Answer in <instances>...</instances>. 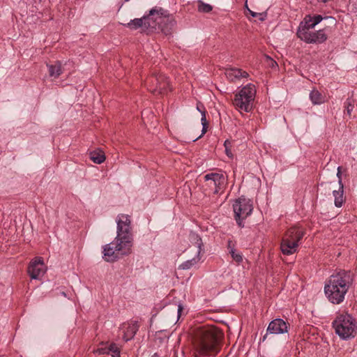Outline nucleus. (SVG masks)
<instances>
[{
	"instance_id": "a878e982",
	"label": "nucleus",
	"mask_w": 357,
	"mask_h": 357,
	"mask_svg": "<svg viewBox=\"0 0 357 357\" xmlns=\"http://www.w3.org/2000/svg\"><path fill=\"white\" fill-rule=\"evenodd\" d=\"M314 43H322L327 39V36L323 30H319L314 32Z\"/></svg>"
},
{
	"instance_id": "6ab92c4d",
	"label": "nucleus",
	"mask_w": 357,
	"mask_h": 357,
	"mask_svg": "<svg viewBox=\"0 0 357 357\" xmlns=\"http://www.w3.org/2000/svg\"><path fill=\"white\" fill-rule=\"evenodd\" d=\"M322 20L323 17L319 15H314L313 17L307 15L304 18V24L303 27L307 30L312 29L314 28V26L318 24Z\"/></svg>"
},
{
	"instance_id": "9b49d317",
	"label": "nucleus",
	"mask_w": 357,
	"mask_h": 357,
	"mask_svg": "<svg viewBox=\"0 0 357 357\" xmlns=\"http://www.w3.org/2000/svg\"><path fill=\"white\" fill-rule=\"evenodd\" d=\"M47 271V266L43 259L40 257H35L29 264L28 273L31 279L40 280Z\"/></svg>"
},
{
	"instance_id": "2f4dec72",
	"label": "nucleus",
	"mask_w": 357,
	"mask_h": 357,
	"mask_svg": "<svg viewBox=\"0 0 357 357\" xmlns=\"http://www.w3.org/2000/svg\"><path fill=\"white\" fill-rule=\"evenodd\" d=\"M354 105H352L350 102H347L345 103V112L350 116L354 109Z\"/></svg>"
},
{
	"instance_id": "5701e85b",
	"label": "nucleus",
	"mask_w": 357,
	"mask_h": 357,
	"mask_svg": "<svg viewBox=\"0 0 357 357\" xmlns=\"http://www.w3.org/2000/svg\"><path fill=\"white\" fill-rule=\"evenodd\" d=\"M49 73L51 77H58L62 73L61 63L59 61L48 66Z\"/></svg>"
},
{
	"instance_id": "39448f33",
	"label": "nucleus",
	"mask_w": 357,
	"mask_h": 357,
	"mask_svg": "<svg viewBox=\"0 0 357 357\" xmlns=\"http://www.w3.org/2000/svg\"><path fill=\"white\" fill-rule=\"evenodd\" d=\"M256 86L249 83L242 87L235 95L233 105L241 112H250L252 108V104L256 96Z\"/></svg>"
},
{
	"instance_id": "0eeeda50",
	"label": "nucleus",
	"mask_w": 357,
	"mask_h": 357,
	"mask_svg": "<svg viewBox=\"0 0 357 357\" xmlns=\"http://www.w3.org/2000/svg\"><path fill=\"white\" fill-rule=\"evenodd\" d=\"M147 89L155 95H163L170 90L168 78L163 74H153L144 83Z\"/></svg>"
},
{
	"instance_id": "cd10ccee",
	"label": "nucleus",
	"mask_w": 357,
	"mask_h": 357,
	"mask_svg": "<svg viewBox=\"0 0 357 357\" xmlns=\"http://www.w3.org/2000/svg\"><path fill=\"white\" fill-rule=\"evenodd\" d=\"M109 354L111 353L112 357H120V349L114 343L108 346Z\"/></svg>"
},
{
	"instance_id": "e433bc0d",
	"label": "nucleus",
	"mask_w": 357,
	"mask_h": 357,
	"mask_svg": "<svg viewBox=\"0 0 357 357\" xmlns=\"http://www.w3.org/2000/svg\"><path fill=\"white\" fill-rule=\"evenodd\" d=\"M129 0H126V1H128Z\"/></svg>"
},
{
	"instance_id": "473e14b6",
	"label": "nucleus",
	"mask_w": 357,
	"mask_h": 357,
	"mask_svg": "<svg viewBox=\"0 0 357 357\" xmlns=\"http://www.w3.org/2000/svg\"><path fill=\"white\" fill-rule=\"evenodd\" d=\"M337 176L338 178V182L339 185H340L341 188H343V184L342 182V177H341V167H337Z\"/></svg>"
},
{
	"instance_id": "dca6fc26",
	"label": "nucleus",
	"mask_w": 357,
	"mask_h": 357,
	"mask_svg": "<svg viewBox=\"0 0 357 357\" xmlns=\"http://www.w3.org/2000/svg\"><path fill=\"white\" fill-rule=\"evenodd\" d=\"M120 330L123 334V340L127 342L135 336L138 330V326L135 322H127L121 325Z\"/></svg>"
},
{
	"instance_id": "c9c22d12",
	"label": "nucleus",
	"mask_w": 357,
	"mask_h": 357,
	"mask_svg": "<svg viewBox=\"0 0 357 357\" xmlns=\"http://www.w3.org/2000/svg\"><path fill=\"white\" fill-rule=\"evenodd\" d=\"M321 2H326L328 0H319Z\"/></svg>"
},
{
	"instance_id": "393cba45",
	"label": "nucleus",
	"mask_w": 357,
	"mask_h": 357,
	"mask_svg": "<svg viewBox=\"0 0 357 357\" xmlns=\"http://www.w3.org/2000/svg\"><path fill=\"white\" fill-rule=\"evenodd\" d=\"M197 10L200 13H208L213 10V6L208 3H204L202 0H198Z\"/></svg>"
},
{
	"instance_id": "bb28decb",
	"label": "nucleus",
	"mask_w": 357,
	"mask_h": 357,
	"mask_svg": "<svg viewBox=\"0 0 357 357\" xmlns=\"http://www.w3.org/2000/svg\"><path fill=\"white\" fill-rule=\"evenodd\" d=\"M229 252L231 255L232 259L237 262L238 264H240L243 261V255L241 252H237L234 248H231L229 245Z\"/></svg>"
},
{
	"instance_id": "a211bd4d",
	"label": "nucleus",
	"mask_w": 357,
	"mask_h": 357,
	"mask_svg": "<svg viewBox=\"0 0 357 357\" xmlns=\"http://www.w3.org/2000/svg\"><path fill=\"white\" fill-rule=\"evenodd\" d=\"M197 109L202 114V119L201 122L202 125V134L197 137V138L194 139L193 141H196L197 139L201 138L207 131L208 128V122L206 121V110L203 105L201 103H197Z\"/></svg>"
},
{
	"instance_id": "4be33fe9",
	"label": "nucleus",
	"mask_w": 357,
	"mask_h": 357,
	"mask_svg": "<svg viewBox=\"0 0 357 357\" xmlns=\"http://www.w3.org/2000/svg\"><path fill=\"white\" fill-rule=\"evenodd\" d=\"M344 190L343 188H341L340 186L339 187L338 190H333V195L334 196V202L335 205L337 207H341L344 202V198L343 196Z\"/></svg>"
},
{
	"instance_id": "f257e3e1",
	"label": "nucleus",
	"mask_w": 357,
	"mask_h": 357,
	"mask_svg": "<svg viewBox=\"0 0 357 357\" xmlns=\"http://www.w3.org/2000/svg\"><path fill=\"white\" fill-rule=\"evenodd\" d=\"M222 332L213 326L198 328L194 335V357H215L219 351L218 344Z\"/></svg>"
},
{
	"instance_id": "6e6552de",
	"label": "nucleus",
	"mask_w": 357,
	"mask_h": 357,
	"mask_svg": "<svg viewBox=\"0 0 357 357\" xmlns=\"http://www.w3.org/2000/svg\"><path fill=\"white\" fill-rule=\"evenodd\" d=\"M227 179L222 173L212 172L204 176L203 188L205 191H211L214 194L222 193L226 188Z\"/></svg>"
},
{
	"instance_id": "f704fd0d",
	"label": "nucleus",
	"mask_w": 357,
	"mask_h": 357,
	"mask_svg": "<svg viewBox=\"0 0 357 357\" xmlns=\"http://www.w3.org/2000/svg\"><path fill=\"white\" fill-rule=\"evenodd\" d=\"M266 59L270 61L272 66H273L274 65H276V63L273 59H271L269 56H266Z\"/></svg>"
},
{
	"instance_id": "72a5a7b5",
	"label": "nucleus",
	"mask_w": 357,
	"mask_h": 357,
	"mask_svg": "<svg viewBox=\"0 0 357 357\" xmlns=\"http://www.w3.org/2000/svg\"><path fill=\"white\" fill-rule=\"evenodd\" d=\"M183 310V307L181 306V305H179L178 306V317H179L180 314H181V312H182Z\"/></svg>"
},
{
	"instance_id": "c756f323",
	"label": "nucleus",
	"mask_w": 357,
	"mask_h": 357,
	"mask_svg": "<svg viewBox=\"0 0 357 357\" xmlns=\"http://www.w3.org/2000/svg\"><path fill=\"white\" fill-rule=\"evenodd\" d=\"M96 353H97L98 354H109L108 346H106V345H104L103 344H102V347L98 348L96 350Z\"/></svg>"
},
{
	"instance_id": "9d476101",
	"label": "nucleus",
	"mask_w": 357,
	"mask_h": 357,
	"mask_svg": "<svg viewBox=\"0 0 357 357\" xmlns=\"http://www.w3.org/2000/svg\"><path fill=\"white\" fill-rule=\"evenodd\" d=\"M145 17L147 20L146 22H149V28H155L157 26L161 27L162 23L165 21H169L173 24L175 22L172 16L168 13L167 10L160 7L153 8L150 10L149 14L145 15Z\"/></svg>"
},
{
	"instance_id": "20e7f679",
	"label": "nucleus",
	"mask_w": 357,
	"mask_h": 357,
	"mask_svg": "<svg viewBox=\"0 0 357 357\" xmlns=\"http://www.w3.org/2000/svg\"><path fill=\"white\" fill-rule=\"evenodd\" d=\"M333 327L335 333L342 340H349L357 333V322L356 319L347 312L340 313L333 321Z\"/></svg>"
},
{
	"instance_id": "aec40b11",
	"label": "nucleus",
	"mask_w": 357,
	"mask_h": 357,
	"mask_svg": "<svg viewBox=\"0 0 357 357\" xmlns=\"http://www.w3.org/2000/svg\"><path fill=\"white\" fill-rule=\"evenodd\" d=\"M298 36L305 42L307 43H314V32L309 31V30H307L306 29L302 27L300 28L298 33Z\"/></svg>"
},
{
	"instance_id": "7ed1b4c3",
	"label": "nucleus",
	"mask_w": 357,
	"mask_h": 357,
	"mask_svg": "<svg viewBox=\"0 0 357 357\" xmlns=\"http://www.w3.org/2000/svg\"><path fill=\"white\" fill-rule=\"evenodd\" d=\"M132 246V235H116L113 242L103 247V258L107 261H116L120 256L130 255Z\"/></svg>"
},
{
	"instance_id": "7c9ffc66",
	"label": "nucleus",
	"mask_w": 357,
	"mask_h": 357,
	"mask_svg": "<svg viewBox=\"0 0 357 357\" xmlns=\"http://www.w3.org/2000/svg\"><path fill=\"white\" fill-rule=\"evenodd\" d=\"M249 12L252 17H259V19L261 21H264L266 17V14H265V13H258L253 12L250 10H249Z\"/></svg>"
},
{
	"instance_id": "412c9836",
	"label": "nucleus",
	"mask_w": 357,
	"mask_h": 357,
	"mask_svg": "<svg viewBox=\"0 0 357 357\" xmlns=\"http://www.w3.org/2000/svg\"><path fill=\"white\" fill-rule=\"evenodd\" d=\"M310 99L313 105H321L325 102V98L317 89H313L310 93Z\"/></svg>"
},
{
	"instance_id": "c85d7f7f",
	"label": "nucleus",
	"mask_w": 357,
	"mask_h": 357,
	"mask_svg": "<svg viewBox=\"0 0 357 357\" xmlns=\"http://www.w3.org/2000/svg\"><path fill=\"white\" fill-rule=\"evenodd\" d=\"M224 146H225V153L226 155L231 158L233 157V154L231 153V151L230 149V146H231V143L229 140H226L224 143Z\"/></svg>"
},
{
	"instance_id": "f03ea898",
	"label": "nucleus",
	"mask_w": 357,
	"mask_h": 357,
	"mask_svg": "<svg viewBox=\"0 0 357 357\" xmlns=\"http://www.w3.org/2000/svg\"><path fill=\"white\" fill-rule=\"evenodd\" d=\"M354 275L350 271H340L333 274L324 286V292L333 304H340L353 283Z\"/></svg>"
},
{
	"instance_id": "b1692460",
	"label": "nucleus",
	"mask_w": 357,
	"mask_h": 357,
	"mask_svg": "<svg viewBox=\"0 0 357 357\" xmlns=\"http://www.w3.org/2000/svg\"><path fill=\"white\" fill-rule=\"evenodd\" d=\"M90 158L94 163L101 164L105 161V156L102 152L93 151L90 153Z\"/></svg>"
},
{
	"instance_id": "ddd939ff",
	"label": "nucleus",
	"mask_w": 357,
	"mask_h": 357,
	"mask_svg": "<svg viewBox=\"0 0 357 357\" xmlns=\"http://www.w3.org/2000/svg\"><path fill=\"white\" fill-rule=\"evenodd\" d=\"M117 224V235H132L131 232V220L128 215L120 214L116 219Z\"/></svg>"
},
{
	"instance_id": "f8f14e48",
	"label": "nucleus",
	"mask_w": 357,
	"mask_h": 357,
	"mask_svg": "<svg viewBox=\"0 0 357 357\" xmlns=\"http://www.w3.org/2000/svg\"><path fill=\"white\" fill-rule=\"evenodd\" d=\"M191 238L193 239L195 241L196 248H197V252H196V256L193 257L192 259L188 260L185 262H183L182 264H181L180 267L182 269H189L191 267L195 266L197 264L200 260H201V256L200 253L202 251V239L199 238V236L197 234H192Z\"/></svg>"
},
{
	"instance_id": "f3484780",
	"label": "nucleus",
	"mask_w": 357,
	"mask_h": 357,
	"mask_svg": "<svg viewBox=\"0 0 357 357\" xmlns=\"http://www.w3.org/2000/svg\"><path fill=\"white\" fill-rule=\"evenodd\" d=\"M146 18L145 15H144L141 18H135L134 20H130L128 23L125 24L124 26L128 27L131 30H136L141 27L149 28L148 24L146 22Z\"/></svg>"
},
{
	"instance_id": "4468645a",
	"label": "nucleus",
	"mask_w": 357,
	"mask_h": 357,
	"mask_svg": "<svg viewBox=\"0 0 357 357\" xmlns=\"http://www.w3.org/2000/svg\"><path fill=\"white\" fill-rule=\"evenodd\" d=\"M288 332V326L287 324L282 319H275L270 322L266 334H283ZM266 335L264 337V339L266 338Z\"/></svg>"
},
{
	"instance_id": "423d86ee",
	"label": "nucleus",
	"mask_w": 357,
	"mask_h": 357,
	"mask_svg": "<svg viewBox=\"0 0 357 357\" xmlns=\"http://www.w3.org/2000/svg\"><path fill=\"white\" fill-rule=\"evenodd\" d=\"M303 231L298 227L287 230L280 245L281 251L284 255H292L297 250L298 243L303 236Z\"/></svg>"
},
{
	"instance_id": "1a4fd4ad",
	"label": "nucleus",
	"mask_w": 357,
	"mask_h": 357,
	"mask_svg": "<svg viewBox=\"0 0 357 357\" xmlns=\"http://www.w3.org/2000/svg\"><path fill=\"white\" fill-rule=\"evenodd\" d=\"M233 210L237 224L238 226L243 227V220L250 215L253 211L252 202L250 199L241 197L235 200L233 204Z\"/></svg>"
},
{
	"instance_id": "2eb2a0df",
	"label": "nucleus",
	"mask_w": 357,
	"mask_h": 357,
	"mask_svg": "<svg viewBox=\"0 0 357 357\" xmlns=\"http://www.w3.org/2000/svg\"><path fill=\"white\" fill-rule=\"evenodd\" d=\"M225 74L227 79L231 82H236L243 78L249 77V74L246 71L238 68H226Z\"/></svg>"
}]
</instances>
